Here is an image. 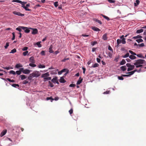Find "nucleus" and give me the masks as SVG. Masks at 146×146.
I'll return each mask as SVG.
<instances>
[{
  "label": "nucleus",
  "mask_w": 146,
  "mask_h": 146,
  "mask_svg": "<svg viewBox=\"0 0 146 146\" xmlns=\"http://www.w3.org/2000/svg\"><path fill=\"white\" fill-rule=\"evenodd\" d=\"M123 76H122L121 75V76H118V78L119 80H123L124 79L123 78Z\"/></svg>",
  "instance_id": "50"
},
{
  "label": "nucleus",
  "mask_w": 146,
  "mask_h": 146,
  "mask_svg": "<svg viewBox=\"0 0 146 146\" xmlns=\"http://www.w3.org/2000/svg\"><path fill=\"white\" fill-rule=\"evenodd\" d=\"M54 5L56 7H57L58 6V2L56 1L54 3Z\"/></svg>",
  "instance_id": "54"
},
{
  "label": "nucleus",
  "mask_w": 146,
  "mask_h": 146,
  "mask_svg": "<svg viewBox=\"0 0 146 146\" xmlns=\"http://www.w3.org/2000/svg\"><path fill=\"white\" fill-rule=\"evenodd\" d=\"M15 73L16 74H17L18 75L20 74L21 73V71H20L19 70L17 71Z\"/></svg>",
  "instance_id": "48"
},
{
  "label": "nucleus",
  "mask_w": 146,
  "mask_h": 146,
  "mask_svg": "<svg viewBox=\"0 0 146 146\" xmlns=\"http://www.w3.org/2000/svg\"><path fill=\"white\" fill-rule=\"evenodd\" d=\"M126 63V62L124 59H123L120 63V65H123L124 64Z\"/></svg>",
  "instance_id": "20"
},
{
  "label": "nucleus",
  "mask_w": 146,
  "mask_h": 146,
  "mask_svg": "<svg viewBox=\"0 0 146 146\" xmlns=\"http://www.w3.org/2000/svg\"><path fill=\"white\" fill-rule=\"evenodd\" d=\"M26 3H27L26 2H22V3H21L22 5L21 7H23V8H24V7L25 6V5Z\"/></svg>",
  "instance_id": "33"
},
{
  "label": "nucleus",
  "mask_w": 146,
  "mask_h": 146,
  "mask_svg": "<svg viewBox=\"0 0 146 146\" xmlns=\"http://www.w3.org/2000/svg\"><path fill=\"white\" fill-rule=\"evenodd\" d=\"M24 9H25L26 11H31V9H28L27 8V7H26V6L25 7H24Z\"/></svg>",
  "instance_id": "51"
},
{
  "label": "nucleus",
  "mask_w": 146,
  "mask_h": 146,
  "mask_svg": "<svg viewBox=\"0 0 146 146\" xmlns=\"http://www.w3.org/2000/svg\"><path fill=\"white\" fill-rule=\"evenodd\" d=\"M129 52L131 54L133 55H136V53L133 52V51H132L131 50H129Z\"/></svg>",
  "instance_id": "43"
},
{
  "label": "nucleus",
  "mask_w": 146,
  "mask_h": 146,
  "mask_svg": "<svg viewBox=\"0 0 146 146\" xmlns=\"http://www.w3.org/2000/svg\"><path fill=\"white\" fill-rule=\"evenodd\" d=\"M73 110L72 109H71L69 111V112L70 114H72L73 113Z\"/></svg>",
  "instance_id": "62"
},
{
  "label": "nucleus",
  "mask_w": 146,
  "mask_h": 146,
  "mask_svg": "<svg viewBox=\"0 0 146 146\" xmlns=\"http://www.w3.org/2000/svg\"><path fill=\"white\" fill-rule=\"evenodd\" d=\"M12 2L18 3H22V2L21 1L19 0H13Z\"/></svg>",
  "instance_id": "28"
},
{
  "label": "nucleus",
  "mask_w": 146,
  "mask_h": 146,
  "mask_svg": "<svg viewBox=\"0 0 146 146\" xmlns=\"http://www.w3.org/2000/svg\"><path fill=\"white\" fill-rule=\"evenodd\" d=\"M6 81L8 80L10 82H15V81L14 80H11L9 78H7L6 79Z\"/></svg>",
  "instance_id": "27"
},
{
  "label": "nucleus",
  "mask_w": 146,
  "mask_h": 146,
  "mask_svg": "<svg viewBox=\"0 0 146 146\" xmlns=\"http://www.w3.org/2000/svg\"><path fill=\"white\" fill-rule=\"evenodd\" d=\"M49 83L50 86L51 87H52L54 86V85L50 81H49Z\"/></svg>",
  "instance_id": "52"
},
{
  "label": "nucleus",
  "mask_w": 146,
  "mask_h": 146,
  "mask_svg": "<svg viewBox=\"0 0 146 146\" xmlns=\"http://www.w3.org/2000/svg\"><path fill=\"white\" fill-rule=\"evenodd\" d=\"M52 81L54 83H56L58 84H59V82L57 80V78L56 77L53 78L52 80Z\"/></svg>",
  "instance_id": "7"
},
{
  "label": "nucleus",
  "mask_w": 146,
  "mask_h": 146,
  "mask_svg": "<svg viewBox=\"0 0 146 146\" xmlns=\"http://www.w3.org/2000/svg\"><path fill=\"white\" fill-rule=\"evenodd\" d=\"M13 13L15 15H17L21 17H23L24 15V14H22L20 12H17L16 11H14L13 12Z\"/></svg>",
  "instance_id": "4"
},
{
  "label": "nucleus",
  "mask_w": 146,
  "mask_h": 146,
  "mask_svg": "<svg viewBox=\"0 0 146 146\" xmlns=\"http://www.w3.org/2000/svg\"><path fill=\"white\" fill-rule=\"evenodd\" d=\"M108 55L109 56L110 58H111L112 54H111V52H109L108 54Z\"/></svg>",
  "instance_id": "64"
},
{
  "label": "nucleus",
  "mask_w": 146,
  "mask_h": 146,
  "mask_svg": "<svg viewBox=\"0 0 146 146\" xmlns=\"http://www.w3.org/2000/svg\"><path fill=\"white\" fill-rule=\"evenodd\" d=\"M121 69L123 71H125L126 70V66H121L120 67Z\"/></svg>",
  "instance_id": "19"
},
{
  "label": "nucleus",
  "mask_w": 146,
  "mask_h": 146,
  "mask_svg": "<svg viewBox=\"0 0 146 146\" xmlns=\"http://www.w3.org/2000/svg\"><path fill=\"white\" fill-rule=\"evenodd\" d=\"M29 29L33 30L32 34L33 35H35L36 34L38 33V30L36 29H33L32 28H29Z\"/></svg>",
  "instance_id": "5"
},
{
  "label": "nucleus",
  "mask_w": 146,
  "mask_h": 146,
  "mask_svg": "<svg viewBox=\"0 0 146 146\" xmlns=\"http://www.w3.org/2000/svg\"><path fill=\"white\" fill-rule=\"evenodd\" d=\"M40 54L44 56L45 55V52L44 51L42 50V51L41 52Z\"/></svg>",
  "instance_id": "53"
},
{
  "label": "nucleus",
  "mask_w": 146,
  "mask_h": 146,
  "mask_svg": "<svg viewBox=\"0 0 146 146\" xmlns=\"http://www.w3.org/2000/svg\"><path fill=\"white\" fill-rule=\"evenodd\" d=\"M129 53H127L124 56H122V57L123 58H126L127 57H128V56L129 57Z\"/></svg>",
  "instance_id": "30"
},
{
  "label": "nucleus",
  "mask_w": 146,
  "mask_h": 146,
  "mask_svg": "<svg viewBox=\"0 0 146 146\" xmlns=\"http://www.w3.org/2000/svg\"><path fill=\"white\" fill-rule=\"evenodd\" d=\"M126 66L130 68L131 69V70H133L135 66L133 65H131L130 63H127L126 64Z\"/></svg>",
  "instance_id": "6"
},
{
  "label": "nucleus",
  "mask_w": 146,
  "mask_h": 146,
  "mask_svg": "<svg viewBox=\"0 0 146 146\" xmlns=\"http://www.w3.org/2000/svg\"><path fill=\"white\" fill-rule=\"evenodd\" d=\"M29 61L31 63H35V61L34 59V57L33 56L30 58Z\"/></svg>",
  "instance_id": "8"
},
{
  "label": "nucleus",
  "mask_w": 146,
  "mask_h": 146,
  "mask_svg": "<svg viewBox=\"0 0 146 146\" xmlns=\"http://www.w3.org/2000/svg\"><path fill=\"white\" fill-rule=\"evenodd\" d=\"M94 21L97 22H98V23H99L100 24H102V22L98 20L97 19H94Z\"/></svg>",
  "instance_id": "22"
},
{
  "label": "nucleus",
  "mask_w": 146,
  "mask_h": 146,
  "mask_svg": "<svg viewBox=\"0 0 146 146\" xmlns=\"http://www.w3.org/2000/svg\"><path fill=\"white\" fill-rule=\"evenodd\" d=\"M7 132V130H3L1 133L0 136L1 137H2Z\"/></svg>",
  "instance_id": "11"
},
{
  "label": "nucleus",
  "mask_w": 146,
  "mask_h": 146,
  "mask_svg": "<svg viewBox=\"0 0 146 146\" xmlns=\"http://www.w3.org/2000/svg\"><path fill=\"white\" fill-rule=\"evenodd\" d=\"M140 1L139 0H136L135 2L134 3V5L135 6H137L139 3Z\"/></svg>",
  "instance_id": "16"
},
{
  "label": "nucleus",
  "mask_w": 146,
  "mask_h": 146,
  "mask_svg": "<svg viewBox=\"0 0 146 146\" xmlns=\"http://www.w3.org/2000/svg\"><path fill=\"white\" fill-rule=\"evenodd\" d=\"M27 27H25L23 26H19L18 27L16 28V30L19 31V32H21L22 31V29L25 30Z\"/></svg>",
  "instance_id": "3"
},
{
  "label": "nucleus",
  "mask_w": 146,
  "mask_h": 146,
  "mask_svg": "<svg viewBox=\"0 0 146 146\" xmlns=\"http://www.w3.org/2000/svg\"><path fill=\"white\" fill-rule=\"evenodd\" d=\"M83 80V79L81 78V77H80L79 79L78 80L76 84L78 85L80 84L82 82Z\"/></svg>",
  "instance_id": "13"
},
{
  "label": "nucleus",
  "mask_w": 146,
  "mask_h": 146,
  "mask_svg": "<svg viewBox=\"0 0 146 146\" xmlns=\"http://www.w3.org/2000/svg\"><path fill=\"white\" fill-rule=\"evenodd\" d=\"M102 38L105 40H107L108 37H107V34L106 33L104 34L102 36Z\"/></svg>",
  "instance_id": "10"
},
{
  "label": "nucleus",
  "mask_w": 146,
  "mask_h": 146,
  "mask_svg": "<svg viewBox=\"0 0 146 146\" xmlns=\"http://www.w3.org/2000/svg\"><path fill=\"white\" fill-rule=\"evenodd\" d=\"M49 76V74L48 72H47L45 73L42 74L41 77L44 78L45 77H47Z\"/></svg>",
  "instance_id": "9"
},
{
  "label": "nucleus",
  "mask_w": 146,
  "mask_h": 146,
  "mask_svg": "<svg viewBox=\"0 0 146 146\" xmlns=\"http://www.w3.org/2000/svg\"><path fill=\"white\" fill-rule=\"evenodd\" d=\"M110 91L109 90H108V91H107L106 92H104L103 93V94H109L110 93Z\"/></svg>",
  "instance_id": "61"
},
{
  "label": "nucleus",
  "mask_w": 146,
  "mask_h": 146,
  "mask_svg": "<svg viewBox=\"0 0 146 146\" xmlns=\"http://www.w3.org/2000/svg\"><path fill=\"white\" fill-rule=\"evenodd\" d=\"M3 68L5 69H6L7 70H9L10 69H12L13 68L11 67H4Z\"/></svg>",
  "instance_id": "46"
},
{
  "label": "nucleus",
  "mask_w": 146,
  "mask_h": 146,
  "mask_svg": "<svg viewBox=\"0 0 146 146\" xmlns=\"http://www.w3.org/2000/svg\"><path fill=\"white\" fill-rule=\"evenodd\" d=\"M9 73L10 74H12L13 75H15L16 74L15 72V71H14L13 70H10L9 71Z\"/></svg>",
  "instance_id": "37"
},
{
  "label": "nucleus",
  "mask_w": 146,
  "mask_h": 146,
  "mask_svg": "<svg viewBox=\"0 0 146 146\" xmlns=\"http://www.w3.org/2000/svg\"><path fill=\"white\" fill-rule=\"evenodd\" d=\"M16 52V49L15 48H14L11 50V52H10V53H14Z\"/></svg>",
  "instance_id": "39"
},
{
  "label": "nucleus",
  "mask_w": 146,
  "mask_h": 146,
  "mask_svg": "<svg viewBox=\"0 0 146 146\" xmlns=\"http://www.w3.org/2000/svg\"><path fill=\"white\" fill-rule=\"evenodd\" d=\"M59 81L61 83H64L66 82L65 80L62 77L60 78Z\"/></svg>",
  "instance_id": "14"
},
{
  "label": "nucleus",
  "mask_w": 146,
  "mask_h": 146,
  "mask_svg": "<svg viewBox=\"0 0 146 146\" xmlns=\"http://www.w3.org/2000/svg\"><path fill=\"white\" fill-rule=\"evenodd\" d=\"M136 41L138 43H139L141 42H142L143 41V40L142 39L140 38L137 39Z\"/></svg>",
  "instance_id": "42"
},
{
  "label": "nucleus",
  "mask_w": 146,
  "mask_h": 146,
  "mask_svg": "<svg viewBox=\"0 0 146 146\" xmlns=\"http://www.w3.org/2000/svg\"><path fill=\"white\" fill-rule=\"evenodd\" d=\"M28 82H29L28 81L26 80H25L23 82V84H27Z\"/></svg>",
  "instance_id": "58"
},
{
  "label": "nucleus",
  "mask_w": 146,
  "mask_h": 146,
  "mask_svg": "<svg viewBox=\"0 0 146 146\" xmlns=\"http://www.w3.org/2000/svg\"><path fill=\"white\" fill-rule=\"evenodd\" d=\"M102 15V16L104 17V18L106 20H107L108 21L110 20V19L108 17H107L106 16H105L103 15Z\"/></svg>",
  "instance_id": "31"
},
{
  "label": "nucleus",
  "mask_w": 146,
  "mask_h": 146,
  "mask_svg": "<svg viewBox=\"0 0 146 146\" xmlns=\"http://www.w3.org/2000/svg\"><path fill=\"white\" fill-rule=\"evenodd\" d=\"M145 61L143 59H139L135 61L134 64L136 66V68H139L143 66L142 64H145Z\"/></svg>",
  "instance_id": "1"
},
{
  "label": "nucleus",
  "mask_w": 146,
  "mask_h": 146,
  "mask_svg": "<svg viewBox=\"0 0 146 146\" xmlns=\"http://www.w3.org/2000/svg\"><path fill=\"white\" fill-rule=\"evenodd\" d=\"M28 49V48L27 47H24L22 49V50L23 51H25L27 50Z\"/></svg>",
  "instance_id": "55"
},
{
  "label": "nucleus",
  "mask_w": 146,
  "mask_h": 146,
  "mask_svg": "<svg viewBox=\"0 0 146 146\" xmlns=\"http://www.w3.org/2000/svg\"><path fill=\"white\" fill-rule=\"evenodd\" d=\"M28 53V51H27L25 52H24L23 53V54L24 56H25Z\"/></svg>",
  "instance_id": "49"
},
{
  "label": "nucleus",
  "mask_w": 146,
  "mask_h": 146,
  "mask_svg": "<svg viewBox=\"0 0 146 146\" xmlns=\"http://www.w3.org/2000/svg\"><path fill=\"white\" fill-rule=\"evenodd\" d=\"M23 66L22 65L20 64H17L15 66V68H19L20 67H21Z\"/></svg>",
  "instance_id": "18"
},
{
  "label": "nucleus",
  "mask_w": 146,
  "mask_h": 146,
  "mask_svg": "<svg viewBox=\"0 0 146 146\" xmlns=\"http://www.w3.org/2000/svg\"><path fill=\"white\" fill-rule=\"evenodd\" d=\"M92 29L94 31H100V30L98 28L95 27H93Z\"/></svg>",
  "instance_id": "17"
},
{
  "label": "nucleus",
  "mask_w": 146,
  "mask_h": 146,
  "mask_svg": "<svg viewBox=\"0 0 146 146\" xmlns=\"http://www.w3.org/2000/svg\"><path fill=\"white\" fill-rule=\"evenodd\" d=\"M36 44L39 47H40L42 46V45L40 44V42H36Z\"/></svg>",
  "instance_id": "40"
},
{
  "label": "nucleus",
  "mask_w": 146,
  "mask_h": 146,
  "mask_svg": "<svg viewBox=\"0 0 146 146\" xmlns=\"http://www.w3.org/2000/svg\"><path fill=\"white\" fill-rule=\"evenodd\" d=\"M53 48V46L52 45H51L49 48V52L50 53H52L54 51L52 50V48Z\"/></svg>",
  "instance_id": "15"
},
{
  "label": "nucleus",
  "mask_w": 146,
  "mask_h": 146,
  "mask_svg": "<svg viewBox=\"0 0 146 146\" xmlns=\"http://www.w3.org/2000/svg\"><path fill=\"white\" fill-rule=\"evenodd\" d=\"M129 58L133 60L136 58V57L133 55H130L129 56Z\"/></svg>",
  "instance_id": "21"
},
{
  "label": "nucleus",
  "mask_w": 146,
  "mask_h": 146,
  "mask_svg": "<svg viewBox=\"0 0 146 146\" xmlns=\"http://www.w3.org/2000/svg\"><path fill=\"white\" fill-rule=\"evenodd\" d=\"M21 78V79L22 80H23L26 78V76L25 75H21L20 76Z\"/></svg>",
  "instance_id": "23"
},
{
  "label": "nucleus",
  "mask_w": 146,
  "mask_h": 146,
  "mask_svg": "<svg viewBox=\"0 0 146 146\" xmlns=\"http://www.w3.org/2000/svg\"><path fill=\"white\" fill-rule=\"evenodd\" d=\"M31 75L33 77H37L40 75V73L39 72L36 71L31 74Z\"/></svg>",
  "instance_id": "2"
},
{
  "label": "nucleus",
  "mask_w": 146,
  "mask_h": 146,
  "mask_svg": "<svg viewBox=\"0 0 146 146\" xmlns=\"http://www.w3.org/2000/svg\"><path fill=\"white\" fill-rule=\"evenodd\" d=\"M33 78V77L31 75V74H30L29 75V76L28 77V79L29 80H31Z\"/></svg>",
  "instance_id": "59"
},
{
  "label": "nucleus",
  "mask_w": 146,
  "mask_h": 146,
  "mask_svg": "<svg viewBox=\"0 0 146 146\" xmlns=\"http://www.w3.org/2000/svg\"><path fill=\"white\" fill-rule=\"evenodd\" d=\"M46 100H51V102H52L53 100L54 99H53L52 97H47L46 98Z\"/></svg>",
  "instance_id": "47"
},
{
  "label": "nucleus",
  "mask_w": 146,
  "mask_h": 146,
  "mask_svg": "<svg viewBox=\"0 0 146 146\" xmlns=\"http://www.w3.org/2000/svg\"><path fill=\"white\" fill-rule=\"evenodd\" d=\"M143 31V30L142 29H139L137 30L136 33H140L142 32Z\"/></svg>",
  "instance_id": "25"
},
{
  "label": "nucleus",
  "mask_w": 146,
  "mask_h": 146,
  "mask_svg": "<svg viewBox=\"0 0 146 146\" xmlns=\"http://www.w3.org/2000/svg\"><path fill=\"white\" fill-rule=\"evenodd\" d=\"M99 66V64L97 63H96L93 64L92 66V67L93 68H96L98 67Z\"/></svg>",
  "instance_id": "29"
},
{
  "label": "nucleus",
  "mask_w": 146,
  "mask_h": 146,
  "mask_svg": "<svg viewBox=\"0 0 146 146\" xmlns=\"http://www.w3.org/2000/svg\"><path fill=\"white\" fill-rule=\"evenodd\" d=\"M117 46L119 45L121 42V40L119 39H118L117 40Z\"/></svg>",
  "instance_id": "26"
},
{
  "label": "nucleus",
  "mask_w": 146,
  "mask_h": 146,
  "mask_svg": "<svg viewBox=\"0 0 146 146\" xmlns=\"http://www.w3.org/2000/svg\"><path fill=\"white\" fill-rule=\"evenodd\" d=\"M76 86V85L75 84H71L69 85V86L70 87H74Z\"/></svg>",
  "instance_id": "63"
},
{
  "label": "nucleus",
  "mask_w": 146,
  "mask_h": 146,
  "mask_svg": "<svg viewBox=\"0 0 146 146\" xmlns=\"http://www.w3.org/2000/svg\"><path fill=\"white\" fill-rule=\"evenodd\" d=\"M69 58H64L63 60H62L61 61H62V62H65L66 61V60H69Z\"/></svg>",
  "instance_id": "57"
},
{
  "label": "nucleus",
  "mask_w": 146,
  "mask_h": 146,
  "mask_svg": "<svg viewBox=\"0 0 146 146\" xmlns=\"http://www.w3.org/2000/svg\"><path fill=\"white\" fill-rule=\"evenodd\" d=\"M45 65H42L41 64H40L38 66V67L39 68H45Z\"/></svg>",
  "instance_id": "32"
},
{
  "label": "nucleus",
  "mask_w": 146,
  "mask_h": 146,
  "mask_svg": "<svg viewBox=\"0 0 146 146\" xmlns=\"http://www.w3.org/2000/svg\"><path fill=\"white\" fill-rule=\"evenodd\" d=\"M108 49L109 50L111 51L112 52H113V50L110 46H109Z\"/></svg>",
  "instance_id": "56"
},
{
  "label": "nucleus",
  "mask_w": 146,
  "mask_h": 146,
  "mask_svg": "<svg viewBox=\"0 0 146 146\" xmlns=\"http://www.w3.org/2000/svg\"><path fill=\"white\" fill-rule=\"evenodd\" d=\"M12 35H13V37L12 38V40H14L15 39V33L14 32H13L12 33Z\"/></svg>",
  "instance_id": "44"
},
{
  "label": "nucleus",
  "mask_w": 146,
  "mask_h": 146,
  "mask_svg": "<svg viewBox=\"0 0 146 146\" xmlns=\"http://www.w3.org/2000/svg\"><path fill=\"white\" fill-rule=\"evenodd\" d=\"M137 56L138 57H139L140 58H144L145 57L143 56L141 54H136Z\"/></svg>",
  "instance_id": "24"
},
{
  "label": "nucleus",
  "mask_w": 146,
  "mask_h": 146,
  "mask_svg": "<svg viewBox=\"0 0 146 146\" xmlns=\"http://www.w3.org/2000/svg\"><path fill=\"white\" fill-rule=\"evenodd\" d=\"M29 65L32 67H35L36 66V65L35 64H34V63H31L29 64Z\"/></svg>",
  "instance_id": "36"
},
{
  "label": "nucleus",
  "mask_w": 146,
  "mask_h": 146,
  "mask_svg": "<svg viewBox=\"0 0 146 146\" xmlns=\"http://www.w3.org/2000/svg\"><path fill=\"white\" fill-rule=\"evenodd\" d=\"M126 74H128L129 75V76H130L131 75L134 74L133 72L132 71L130 72L126 73Z\"/></svg>",
  "instance_id": "38"
},
{
  "label": "nucleus",
  "mask_w": 146,
  "mask_h": 146,
  "mask_svg": "<svg viewBox=\"0 0 146 146\" xmlns=\"http://www.w3.org/2000/svg\"><path fill=\"white\" fill-rule=\"evenodd\" d=\"M121 42L123 44H125L126 43V42L125 41V38H123L121 40Z\"/></svg>",
  "instance_id": "35"
},
{
  "label": "nucleus",
  "mask_w": 146,
  "mask_h": 146,
  "mask_svg": "<svg viewBox=\"0 0 146 146\" xmlns=\"http://www.w3.org/2000/svg\"><path fill=\"white\" fill-rule=\"evenodd\" d=\"M9 46V43L7 42L6 43V45L5 46V49L7 48V47Z\"/></svg>",
  "instance_id": "60"
},
{
  "label": "nucleus",
  "mask_w": 146,
  "mask_h": 146,
  "mask_svg": "<svg viewBox=\"0 0 146 146\" xmlns=\"http://www.w3.org/2000/svg\"><path fill=\"white\" fill-rule=\"evenodd\" d=\"M31 70H29L28 69H25L23 71V73L25 74H29L30 73Z\"/></svg>",
  "instance_id": "12"
},
{
  "label": "nucleus",
  "mask_w": 146,
  "mask_h": 146,
  "mask_svg": "<svg viewBox=\"0 0 146 146\" xmlns=\"http://www.w3.org/2000/svg\"><path fill=\"white\" fill-rule=\"evenodd\" d=\"M12 86L13 87L16 88L17 87H19V85L18 84H13L12 85Z\"/></svg>",
  "instance_id": "41"
},
{
  "label": "nucleus",
  "mask_w": 146,
  "mask_h": 146,
  "mask_svg": "<svg viewBox=\"0 0 146 146\" xmlns=\"http://www.w3.org/2000/svg\"><path fill=\"white\" fill-rule=\"evenodd\" d=\"M25 31V33H29L30 32V30L29 29H28V28L27 27V28L25 29V30H24Z\"/></svg>",
  "instance_id": "34"
},
{
  "label": "nucleus",
  "mask_w": 146,
  "mask_h": 146,
  "mask_svg": "<svg viewBox=\"0 0 146 146\" xmlns=\"http://www.w3.org/2000/svg\"><path fill=\"white\" fill-rule=\"evenodd\" d=\"M108 2L111 3H114L115 2V1L114 0H107Z\"/></svg>",
  "instance_id": "45"
}]
</instances>
